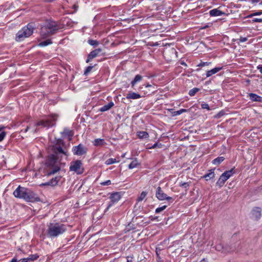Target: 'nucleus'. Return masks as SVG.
<instances>
[{
  "instance_id": "1",
  "label": "nucleus",
  "mask_w": 262,
  "mask_h": 262,
  "mask_svg": "<svg viewBox=\"0 0 262 262\" xmlns=\"http://www.w3.org/2000/svg\"><path fill=\"white\" fill-rule=\"evenodd\" d=\"M15 197L23 199L27 202H35L40 201L38 196L31 190L19 186L13 192Z\"/></svg>"
},
{
  "instance_id": "2",
  "label": "nucleus",
  "mask_w": 262,
  "mask_h": 262,
  "mask_svg": "<svg viewBox=\"0 0 262 262\" xmlns=\"http://www.w3.org/2000/svg\"><path fill=\"white\" fill-rule=\"evenodd\" d=\"M58 29L56 21L48 20L41 28L40 35L43 38H46L55 34Z\"/></svg>"
},
{
  "instance_id": "3",
  "label": "nucleus",
  "mask_w": 262,
  "mask_h": 262,
  "mask_svg": "<svg viewBox=\"0 0 262 262\" xmlns=\"http://www.w3.org/2000/svg\"><path fill=\"white\" fill-rule=\"evenodd\" d=\"M67 230L65 225L59 223H50L48 226L47 233L51 237H57L64 233Z\"/></svg>"
},
{
  "instance_id": "4",
  "label": "nucleus",
  "mask_w": 262,
  "mask_h": 262,
  "mask_svg": "<svg viewBox=\"0 0 262 262\" xmlns=\"http://www.w3.org/2000/svg\"><path fill=\"white\" fill-rule=\"evenodd\" d=\"M33 32V27L29 24L26 27L23 28L19 30L16 36V40L20 41L23 40L25 38L29 37Z\"/></svg>"
},
{
  "instance_id": "5",
  "label": "nucleus",
  "mask_w": 262,
  "mask_h": 262,
  "mask_svg": "<svg viewBox=\"0 0 262 262\" xmlns=\"http://www.w3.org/2000/svg\"><path fill=\"white\" fill-rule=\"evenodd\" d=\"M57 116L56 115H52L46 120H41L36 124V126L42 125L43 127H49L53 126L57 120Z\"/></svg>"
},
{
  "instance_id": "6",
  "label": "nucleus",
  "mask_w": 262,
  "mask_h": 262,
  "mask_svg": "<svg viewBox=\"0 0 262 262\" xmlns=\"http://www.w3.org/2000/svg\"><path fill=\"white\" fill-rule=\"evenodd\" d=\"M69 169L71 171H73L77 174H80L84 171L82 162L80 160L72 161L70 164Z\"/></svg>"
},
{
  "instance_id": "7",
  "label": "nucleus",
  "mask_w": 262,
  "mask_h": 262,
  "mask_svg": "<svg viewBox=\"0 0 262 262\" xmlns=\"http://www.w3.org/2000/svg\"><path fill=\"white\" fill-rule=\"evenodd\" d=\"M156 197L159 201L167 200L168 201H173L171 197L167 196V195L164 192L163 190L160 187H158L156 190L155 193Z\"/></svg>"
},
{
  "instance_id": "8",
  "label": "nucleus",
  "mask_w": 262,
  "mask_h": 262,
  "mask_svg": "<svg viewBox=\"0 0 262 262\" xmlns=\"http://www.w3.org/2000/svg\"><path fill=\"white\" fill-rule=\"evenodd\" d=\"M86 152V149L81 144L73 147V152L75 155L82 156L85 154Z\"/></svg>"
},
{
  "instance_id": "9",
  "label": "nucleus",
  "mask_w": 262,
  "mask_h": 262,
  "mask_svg": "<svg viewBox=\"0 0 262 262\" xmlns=\"http://www.w3.org/2000/svg\"><path fill=\"white\" fill-rule=\"evenodd\" d=\"M234 173V168L231 169L230 170L226 171L224 173L222 174L220 176L222 179H224L225 181H226L228 179H229Z\"/></svg>"
},
{
  "instance_id": "10",
  "label": "nucleus",
  "mask_w": 262,
  "mask_h": 262,
  "mask_svg": "<svg viewBox=\"0 0 262 262\" xmlns=\"http://www.w3.org/2000/svg\"><path fill=\"white\" fill-rule=\"evenodd\" d=\"M252 217L257 220L261 216V209L259 207L254 208L251 212Z\"/></svg>"
},
{
  "instance_id": "11",
  "label": "nucleus",
  "mask_w": 262,
  "mask_h": 262,
  "mask_svg": "<svg viewBox=\"0 0 262 262\" xmlns=\"http://www.w3.org/2000/svg\"><path fill=\"white\" fill-rule=\"evenodd\" d=\"M101 51V49H97L92 51L88 56L86 62H88L93 58L96 57L100 53Z\"/></svg>"
},
{
  "instance_id": "12",
  "label": "nucleus",
  "mask_w": 262,
  "mask_h": 262,
  "mask_svg": "<svg viewBox=\"0 0 262 262\" xmlns=\"http://www.w3.org/2000/svg\"><path fill=\"white\" fill-rule=\"evenodd\" d=\"M110 199L113 203L118 202L121 199V195L119 192H115L111 194Z\"/></svg>"
},
{
  "instance_id": "13",
  "label": "nucleus",
  "mask_w": 262,
  "mask_h": 262,
  "mask_svg": "<svg viewBox=\"0 0 262 262\" xmlns=\"http://www.w3.org/2000/svg\"><path fill=\"white\" fill-rule=\"evenodd\" d=\"M58 181H59V179L57 177H56L55 178L52 179V180H51L50 181H49L48 182L41 184L40 185V186H49V185L55 186L57 184Z\"/></svg>"
},
{
  "instance_id": "14",
  "label": "nucleus",
  "mask_w": 262,
  "mask_h": 262,
  "mask_svg": "<svg viewBox=\"0 0 262 262\" xmlns=\"http://www.w3.org/2000/svg\"><path fill=\"white\" fill-rule=\"evenodd\" d=\"M224 13L219 10L218 9H213L209 11V14L211 16H219L224 14Z\"/></svg>"
},
{
  "instance_id": "15",
  "label": "nucleus",
  "mask_w": 262,
  "mask_h": 262,
  "mask_svg": "<svg viewBox=\"0 0 262 262\" xmlns=\"http://www.w3.org/2000/svg\"><path fill=\"white\" fill-rule=\"evenodd\" d=\"M222 69V67H216L211 70L208 71L206 73L207 77H209L211 75L216 74Z\"/></svg>"
},
{
  "instance_id": "16",
  "label": "nucleus",
  "mask_w": 262,
  "mask_h": 262,
  "mask_svg": "<svg viewBox=\"0 0 262 262\" xmlns=\"http://www.w3.org/2000/svg\"><path fill=\"white\" fill-rule=\"evenodd\" d=\"M141 97V95L135 92L128 93L126 96V98L128 99H138Z\"/></svg>"
},
{
  "instance_id": "17",
  "label": "nucleus",
  "mask_w": 262,
  "mask_h": 262,
  "mask_svg": "<svg viewBox=\"0 0 262 262\" xmlns=\"http://www.w3.org/2000/svg\"><path fill=\"white\" fill-rule=\"evenodd\" d=\"M114 105V103L113 102H110L108 104L104 105L102 107L100 108V111L101 112H104L110 110L113 106Z\"/></svg>"
},
{
  "instance_id": "18",
  "label": "nucleus",
  "mask_w": 262,
  "mask_h": 262,
  "mask_svg": "<svg viewBox=\"0 0 262 262\" xmlns=\"http://www.w3.org/2000/svg\"><path fill=\"white\" fill-rule=\"evenodd\" d=\"M249 98L251 100L253 101H258L260 102L261 101V98L260 96L254 94V93H250L249 94Z\"/></svg>"
},
{
  "instance_id": "19",
  "label": "nucleus",
  "mask_w": 262,
  "mask_h": 262,
  "mask_svg": "<svg viewBox=\"0 0 262 262\" xmlns=\"http://www.w3.org/2000/svg\"><path fill=\"white\" fill-rule=\"evenodd\" d=\"M214 176L215 174L214 172V170L212 169L209 171V173L205 174L203 176V178H205L206 181H208L209 180L214 178Z\"/></svg>"
},
{
  "instance_id": "20",
  "label": "nucleus",
  "mask_w": 262,
  "mask_h": 262,
  "mask_svg": "<svg viewBox=\"0 0 262 262\" xmlns=\"http://www.w3.org/2000/svg\"><path fill=\"white\" fill-rule=\"evenodd\" d=\"M137 134L138 138L141 139H146L149 137V135L146 132L139 131Z\"/></svg>"
},
{
  "instance_id": "21",
  "label": "nucleus",
  "mask_w": 262,
  "mask_h": 262,
  "mask_svg": "<svg viewBox=\"0 0 262 262\" xmlns=\"http://www.w3.org/2000/svg\"><path fill=\"white\" fill-rule=\"evenodd\" d=\"M140 165L137 159H135L128 165L129 169H133L136 168Z\"/></svg>"
},
{
  "instance_id": "22",
  "label": "nucleus",
  "mask_w": 262,
  "mask_h": 262,
  "mask_svg": "<svg viewBox=\"0 0 262 262\" xmlns=\"http://www.w3.org/2000/svg\"><path fill=\"white\" fill-rule=\"evenodd\" d=\"M142 79V76L140 75H137L134 79L131 82L132 87H134L135 85L138 82H140Z\"/></svg>"
},
{
  "instance_id": "23",
  "label": "nucleus",
  "mask_w": 262,
  "mask_h": 262,
  "mask_svg": "<svg viewBox=\"0 0 262 262\" xmlns=\"http://www.w3.org/2000/svg\"><path fill=\"white\" fill-rule=\"evenodd\" d=\"M225 160L224 157H219L215 159H214L212 163L213 164L215 165H218L221 164L224 160Z\"/></svg>"
},
{
  "instance_id": "24",
  "label": "nucleus",
  "mask_w": 262,
  "mask_h": 262,
  "mask_svg": "<svg viewBox=\"0 0 262 262\" xmlns=\"http://www.w3.org/2000/svg\"><path fill=\"white\" fill-rule=\"evenodd\" d=\"M105 142L103 139H96L93 142V144L95 146H102L105 144Z\"/></svg>"
},
{
  "instance_id": "25",
  "label": "nucleus",
  "mask_w": 262,
  "mask_h": 262,
  "mask_svg": "<svg viewBox=\"0 0 262 262\" xmlns=\"http://www.w3.org/2000/svg\"><path fill=\"white\" fill-rule=\"evenodd\" d=\"M56 157H55V156L51 155L49 157L48 163L49 165L53 164V165H54L56 163Z\"/></svg>"
},
{
  "instance_id": "26",
  "label": "nucleus",
  "mask_w": 262,
  "mask_h": 262,
  "mask_svg": "<svg viewBox=\"0 0 262 262\" xmlns=\"http://www.w3.org/2000/svg\"><path fill=\"white\" fill-rule=\"evenodd\" d=\"M119 162V160H117L116 159L114 158H110L106 160L105 162V164L107 165H109L112 164L118 163Z\"/></svg>"
},
{
  "instance_id": "27",
  "label": "nucleus",
  "mask_w": 262,
  "mask_h": 262,
  "mask_svg": "<svg viewBox=\"0 0 262 262\" xmlns=\"http://www.w3.org/2000/svg\"><path fill=\"white\" fill-rule=\"evenodd\" d=\"M5 128L4 126H0V142L2 141L6 137V132L2 130Z\"/></svg>"
},
{
  "instance_id": "28",
  "label": "nucleus",
  "mask_w": 262,
  "mask_h": 262,
  "mask_svg": "<svg viewBox=\"0 0 262 262\" xmlns=\"http://www.w3.org/2000/svg\"><path fill=\"white\" fill-rule=\"evenodd\" d=\"M52 43L51 39H47L45 41H42L38 44L39 47H45Z\"/></svg>"
},
{
  "instance_id": "29",
  "label": "nucleus",
  "mask_w": 262,
  "mask_h": 262,
  "mask_svg": "<svg viewBox=\"0 0 262 262\" xmlns=\"http://www.w3.org/2000/svg\"><path fill=\"white\" fill-rule=\"evenodd\" d=\"M225 182L226 181L224 179H222V178L220 177V178L216 182V184L219 187H222L224 185Z\"/></svg>"
},
{
  "instance_id": "30",
  "label": "nucleus",
  "mask_w": 262,
  "mask_h": 262,
  "mask_svg": "<svg viewBox=\"0 0 262 262\" xmlns=\"http://www.w3.org/2000/svg\"><path fill=\"white\" fill-rule=\"evenodd\" d=\"M39 256L37 254H31L28 257V259L29 261H32L36 259H37L38 258Z\"/></svg>"
},
{
  "instance_id": "31",
  "label": "nucleus",
  "mask_w": 262,
  "mask_h": 262,
  "mask_svg": "<svg viewBox=\"0 0 262 262\" xmlns=\"http://www.w3.org/2000/svg\"><path fill=\"white\" fill-rule=\"evenodd\" d=\"M147 193L145 191H143L138 197L137 200L138 202L142 201L147 195Z\"/></svg>"
},
{
  "instance_id": "32",
  "label": "nucleus",
  "mask_w": 262,
  "mask_h": 262,
  "mask_svg": "<svg viewBox=\"0 0 262 262\" xmlns=\"http://www.w3.org/2000/svg\"><path fill=\"white\" fill-rule=\"evenodd\" d=\"M199 91V89L195 88L192 89H191L189 92V95L191 96H194L198 91Z\"/></svg>"
},
{
  "instance_id": "33",
  "label": "nucleus",
  "mask_w": 262,
  "mask_h": 262,
  "mask_svg": "<svg viewBox=\"0 0 262 262\" xmlns=\"http://www.w3.org/2000/svg\"><path fill=\"white\" fill-rule=\"evenodd\" d=\"M60 170V168L59 166L55 165L52 171L49 172L48 174L51 175L54 174Z\"/></svg>"
},
{
  "instance_id": "34",
  "label": "nucleus",
  "mask_w": 262,
  "mask_h": 262,
  "mask_svg": "<svg viewBox=\"0 0 262 262\" xmlns=\"http://www.w3.org/2000/svg\"><path fill=\"white\" fill-rule=\"evenodd\" d=\"M186 112H187V110L182 108L179 111L174 112V115H175V116L180 115L182 114V113Z\"/></svg>"
},
{
  "instance_id": "35",
  "label": "nucleus",
  "mask_w": 262,
  "mask_h": 262,
  "mask_svg": "<svg viewBox=\"0 0 262 262\" xmlns=\"http://www.w3.org/2000/svg\"><path fill=\"white\" fill-rule=\"evenodd\" d=\"M166 207H167L166 205H164L162 207H158L156 209L155 212L156 213H159L161 212H162V211H163L164 210H165L166 208Z\"/></svg>"
},
{
  "instance_id": "36",
  "label": "nucleus",
  "mask_w": 262,
  "mask_h": 262,
  "mask_svg": "<svg viewBox=\"0 0 262 262\" xmlns=\"http://www.w3.org/2000/svg\"><path fill=\"white\" fill-rule=\"evenodd\" d=\"M262 14V11H257V12H254L251 14H250L248 17H252L254 16H257V15H260Z\"/></svg>"
},
{
  "instance_id": "37",
  "label": "nucleus",
  "mask_w": 262,
  "mask_h": 262,
  "mask_svg": "<svg viewBox=\"0 0 262 262\" xmlns=\"http://www.w3.org/2000/svg\"><path fill=\"white\" fill-rule=\"evenodd\" d=\"M88 42L90 45L92 46H96L98 45V42L95 40H89Z\"/></svg>"
},
{
  "instance_id": "38",
  "label": "nucleus",
  "mask_w": 262,
  "mask_h": 262,
  "mask_svg": "<svg viewBox=\"0 0 262 262\" xmlns=\"http://www.w3.org/2000/svg\"><path fill=\"white\" fill-rule=\"evenodd\" d=\"M201 107L203 109H207L208 111L210 110L208 104L206 103H202L201 104Z\"/></svg>"
},
{
  "instance_id": "39",
  "label": "nucleus",
  "mask_w": 262,
  "mask_h": 262,
  "mask_svg": "<svg viewBox=\"0 0 262 262\" xmlns=\"http://www.w3.org/2000/svg\"><path fill=\"white\" fill-rule=\"evenodd\" d=\"M189 186V184L187 182H181L180 183V186L184 187V188H187Z\"/></svg>"
},
{
  "instance_id": "40",
  "label": "nucleus",
  "mask_w": 262,
  "mask_h": 262,
  "mask_svg": "<svg viewBox=\"0 0 262 262\" xmlns=\"http://www.w3.org/2000/svg\"><path fill=\"white\" fill-rule=\"evenodd\" d=\"M92 68H93L92 66H89L88 67H87L84 71V74L87 75L90 72V71L92 70Z\"/></svg>"
},
{
  "instance_id": "41",
  "label": "nucleus",
  "mask_w": 262,
  "mask_h": 262,
  "mask_svg": "<svg viewBox=\"0 0 262 262\" xmlns=\"http://www.w3.org/2000/svg\"><path fill=\"white\" fill-rule=\"evenodd\" d=\"M101 184L102 185H109L110 184H111V181L110 180H107L105 182H102L101 183Z\"/></svg>"
},
{
  "instance_id": "42",
  "label": "nucleus",
  "mask_w": 262,
  "mask_h": 262,
  "mask_svg": "<svg viewBox=\"0 0 262 262\" xmlns=\"http://www.w3.org/2000/svg\"><path fill=\"white\" fill-rule=\"evenodd\" d=\"M210 63L207 62H203L199 64V66L200 67H204L206 66H208Z\"/></svg>"
},
{
  "instance_id": "43",
  "label": "nucleus",
  "mask_w": 262,
  "mask_h": 262,
  "mask_svg": "<svg viewBox=\"0 0 262 262\" xmlns=\"http://www.w3.org/2000/svg\"><path fill=\"white\" fill-rule=\"evenodd\" d=\"M63 133L69 136H72V132L70 130L64 129Z\"/></svg>"
},
{
  "instance_id": "44",
  "label": "nucleus",
  "mask_w": 262,
  "mask_h": 262,
  "mask_svg": "<svg viewBox=\"0 0 262 262\" xmlns=\"http://www.w3.org/2000/svg\"><path fill=\"white\" fill-rule=\"evenodd\" d=\"M63 133L69 136H72V132L70 130L64 129Z\"/></svg>"
},
{
  "instance_id": "45",
  "label": "nucleus",
  "mask_w": 262,
  "mask_h": 262,
  "mask_svg": "<svg viewBox=\"0 0 262 262\" xmlns=\"http://www.w3.org/2000/svg\"><path fill=\"white\" fill-rule=\"evenodd\" d=\"M252 21L254 23H255V22L262 23V18H254L252 20Z\"/></svg>"
},
{
  "instance_id": "46",
  "label": "nucleus",
  "mask_w": 262,
  "mask_h": 262,
  "mask_svg": "<svg viewBox=\"0 0 262 262\" xmlns=\"http://www.w3.org/2000/svg\"><path fill=\"white\" fill-rule=\"evenodd\" d=\"M239 42H244L247 40V38L246 37H241L239 39Z\"/></svg>"
},
{
  "instance_id": "47",
  "label": "nucleus",
  "mask_w": 262,
  "mask_h": 262,
  "mask_svg": "<svg viewBox=\"0 0 262 262\" xmlns=\"http://www.w3.org/2000/svg\"><path fill=\"white\" fill-rule=\"evenodd\" d=\"M57 150L58 151V152L59 153H64V151L63 150H62V148L60 147H59L57 148Z\"/></svg>"
},
{
  "instance_id": "48",
  "label": "nucleus",
  "mask_w": 262,
  "mask_h": 262,
  "mask_svg": "<svg viewBox=\"0 0 262 262\" xmlns=\"http://www.w3.org/2000/svg\"><path fill=\"white\" fill-rule=\"evenodd\" d=\"M19 261L20 262H28L29 260H28V258L27 257V258H22V259H20Z\"/></svg>"
},
{
  "instance_id": "49",
  "label": "nucleus",
  "mask_w": 262,
  "mask_h": 262,
  "mask_svg": "<svg viewBox=\"0 0 262 262\" xmlns=\"http://www.w3.org/2000/svg\"><path fill=\"white\" fill-rule=\"evenodd\" d=\"M257 69L259 70L260 73L262 74V65H259L257 67Z\"/></svg>"
},
{
  "instance_id": "50",
  "label": "nucleus",
  "mask_w": 262,
  "mask_h": 262,
  "mask_svg": "<svg viewBox=\"0 0 262 262\" xmlns=\"http://www.w3.org/2000/svg\"><path fill=\"white\" fill-rule=\"evenodd\" d=\"M11 262H17V259H16V258H13L11 260Z\"/></svg>"
},
{
  "instance_id": "51",
  "label": "nucleus",
  "mask_w": 262,
  "mask_h": 262,
  "mask_svg": "<svg viewBox=\"0 0 262 262\" xmlns=\"http://www.w3.org/2000/svg\"><path fill=\"white\" fill-rule=\"evenodd\" d=\"M258 2H259V0H252V3H258Z\"/></svg>"
},
{
  "instance_id": "52",
  "label": "nucleus",
  "mask_w": 262,
  "mask_h": 262,
  "mask_svg": "<svg viewBox=\"0 0 262 262\" xmlns=\"http://www.w3.org/2000/svg\"><path fill=\"white\" fill-rule=\"evenodd\" d=\"M157 143H155V144H154L152 146V147H151V148H155L157 146Z\"/></svg>"
},
{
  "instance_id": "53",
  "label": "nucleus",
  "mask_w": 262,
  "mask_h": 262,
  "mask_svg": "<svg viewBox=\"0 0 262 262\" xmlns=\"http://www.w3.org/2000/svg\"><path fill=\"white\" fill-rule=\"evenodd\" d=\"M125 155H126V153H124V154H123L122 155V156H121V157H122V158H124V157H125Z\"/></svg>"
},
{
  "instance_id": "54",
  "label": "nucleus",
  "mask_w": 262,
  "mask_h": 262,
  "mask_svg": "<svg viewBox=\"0 0 262 262\" xmlns=\"http://www.w3.org/2000/svg\"><path fill=\"white\" fill-rule=\"evenodd\" d=\"M150 86H151V85H150V84H147V85L145 86V87H146V88L150 87Z\"/></svg>"
},
{
  "instance_id": "55",
  "label": "nucleus",
  "mask_w": 262,
  "mask_h": 262,
  "mask_svg": "<svg viewBox=\"0 0 262 262\" xmlns=\"http://www.w3.org/2000/svg\"><path fill=\"white\" fill-rule=\"evenodd\" d=\"M29 127L28 126L26 129H25V132H27L28 131V130L29 129Z\"/></svg>"
},
{
  "instance_id": "56",
  "label": "nucleus",
  "mask_w": 262,
  "mask_h": 262,
  "mask_svg": "<svg viewBox=\"0 0 262 262\" xmlns=\"http://www.w3.org/2000/svg\"><path fill=\"white\" fill-rule=\"evenodd\" d=\"M216 249L218 250H220V246H219L218 247L216 248Z\"/></svg>"
},
{
  "instance_id": "57",
  "label": "nucleus",
  "mask_w": 262,
  "mask_h": 262,
  "mask_svg": "<svg viewBox=\"0 0 262 262\" xmlns=\"http://www.w3.org/2000/svg\"><path fill=\"white\" fill-rule=\"evenodd\" d=\"M182 64L185 66L186 65L184 62L182 63Z\"/></svg>"
},
{
  "instance_id": "58",
  "label": "nucleus",
  "mask_w": 262,
  "mask_h": 262,
  "mask_svg": "<svg viewBox=\"0 0 262 262\" xmlns=\"http://www.w3.org/2000/svg\"><path fill=\"white\" fill-rule=\"evenodd\" d=\"M259 5H262V1L259 3Z\"/></svg>"
},
{
  "instance_id": "59",
  "label": "nucleus",
  "mask_w": 262,
  "mask_h": 262,
  "mask_svg": "<svg viewBox=\"0 0 262 262\" xmlns=\"http://www.w3.org/2000/svg\"><path fill=\"white\" fill-rule=\"evenodd\" d=\"M111 206V205H108V208Z\"/></svg>"
}]
</instances>
